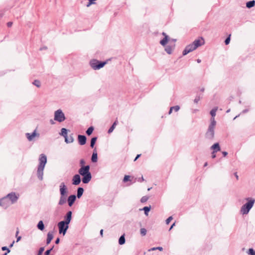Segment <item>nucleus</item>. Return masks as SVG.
I'll list each match as a JSON object with an SVG mask.
<instances>
[{
  "instance_id": "nucleus-1",
  "label": "nucleus",
  "mask_w": 255,
  "mask_h": 255,
  "mask_svg": "<svg viewBox=\"0 0 255 255\" xmlns=\"http://www.w3.org/2000/svg\"><path fill=\"white\" fill-rule=\"evenodd\" d=\"M90 165H87L85 166L81 167L78 170L80 175L82 176V181L83 183H88L92 179V174L90 171Z\"/></svg>"
},
{
  "instance_id": "nucleus-2",
  "label": "nucleus",
  "mask_w": 255,
  "mask_h": 255,
  "mask_svg": "<svg viewBox=\"0 0 255 255\" xmlns=\"http://www.w3.org/2000/svg\"><path fill=\"white\" fill-rule=\"evenodd\" d=\"M39 164L37 170V175L40 180H43V170L47 162V157L44 154H41L39 158Z\"/></svg>"
},
{
  "instance_id": "nucleus-3",
  "label": "nucleus",
  "mask_w": 255,
  "mask_h": 255,
  "mask_svg": "<svg viewBox=\"0 0 255 255\" xmlns=\"http://www.w3.org/2000/svg\"><path fill=\"white\" fill-rule=\"evenodd\" d=\"M60 198L58 202L59 205H62L66 202V198L68 193V189L64 182L60 185Z\"/></svg>"
},
{
  "instance_id": "nucleus-4",
  "label": "nucleus",
  "mask_w": 255,
  "mask_h": 255,
  "mask_svg": "<svg viewBox=\"0 0 255 255\" xmlns=\"http://www.w3.org/2000/svg\"><path fill=\"white\" fill-rule=\"evenodd\" d=\"M246 200L248 201V202L242 206L240 210L241 213L243 215H246L249 213L250 210L253 207L255 202V199L250 197L247 198Z\"/></svg>"
},
{
  "instance_id": "nucleus-5",
  "label": "nucleus",
  "mask_w": 255,
  "mask_h": 255,
  "mask_svg": "<svg viewBox=\"0 0 255 255\" xmlns=\"http://www.w3.org/2000/svg\"><path fill=\"white\" fill-rule=\"evenodd\" d=\"M19 198V194H16L14 192H12L8 194L6 196L4 197L5 199L6 203L8 204V207L16 203Z\"/></svg>"
},
{
  "instance_id": "nucleus-6",
  "label": "nucleus",
  "mask_w": 255,
  "mask_h": 255,
  "mask_svg": "<svg viewBox=\"0 0 255 255\" xmlns=\"http://www.w3.org/2000/svg\"><path fill=\"white\" fill-rule=\"evenodd\" d=\"M106 64V61L102 62L95 59L91 60L90 62V66L95 70L103 68Z\"/></svg>"
},
{
  "instance_id": "nucleus-7",
  "label": "nucleus",
  "mask_w": 255,
  "mask_h": 255,
  "mask_svg": "<svg viewBox=\"0 0 255 255\" xmlns=\"http://www.w3.org/2000/svg\"><path fill=\"white\" fill-rule=\"evenodd\" d=\"M215 128L210 127L208 126L207 130L205 134V138L209 141H213L215 137Z\"/></svg>"
},
{
  "instance_id": "nucleus-8",
  "label": "nucleus",
  "mask_w": 255,
  "mask_h": 255,
  "mask_svg": "<svg viewBox=\"0 0 255 255\" xmlns=\"http://www.w3.org/2000/svg\"><path fill=\"white\" fill-rule=\"evenodd\" d=\"M66 119L63 112L61 109L57 110L54 113V120L59 123L64 121Z\"/></svg>"
},
{
  "instance_id": "nucleus-9",
  "label": "nucleus",
  "mask_w": 255,
  "mask_h": 255,
  "mask_svg": "<svg viewBox=\"0 0 255 255\" xmlns=\"http://www.w3.org/2000/svg\"><path fill=\"white\" fill-rule=\"evenodd\" d=\"M59 228V232L60 234H63L64 235L68 229V224L65 223V222L60 221L58 223Z\"/></svg>"
},
{
  "instance_id": "nucleus-10",
  "label": "nucleus",
  "mask_w": 255,
  "mask_h": 255,
  "mask_svg": "<svg viewBox=\"0 0 255 255\" xmlns=\"http://www.w3.org/2000/svg\"><path fill=\"white\" fill-rule=\"evenodd\" d=\"M196 49V48L195 47L193 44L192 43L185 47L184 50L183 51L182 54L184 56L186 55L189 52L194 51Z\"/></svg>"
},
{
  "instance_id": "nucleus-11",
  "label": "nucleus",
  "mask_w": 255,
  "mask_h": 255,
  "mask_svg": "<svg viewBox=\"0 0 255 255\" xmlns=\"http://www.w3.org/2000/svg\"><path fill=\"white\" fill-rule=\"evenodd\" d=\"M192 43L196 48H197L199 46H201L204 44L205 41L204 39L202 37H200L199 39H195Z\"/></svg>"
},
{
  "instance_id": "nucleus-12",
  "label": "nucleus",
  "mask_w": 255,
  "mask_h": 255,
  "mask_svg": "<svg viewBox=\"0 0 255 255\" xmlns=\"http://www.w3.org/2000/svg\"><path fill=\"white\" fill-rule=\"evenodd\" d=\"M81 181L80 175L79 174H75L72 178V184L74 185H79Z\"/></svg>"
},
{
  "instance_id": "nucleus-13",
  "label": "nucleus",
  "mask_w": 255,
  "mask_h": 255,
  "mask_svg": "<svg viewBox=\"0 0 255 255\" xmlns=\"http://www.w3.org/2000/svg\"><path fill=\"white\" fill-rule=\"evenodd\" d=\"M36 136H39V134L36 133V130H35L32 133H26V136L29 141H32L33 140V138Z\"/></svg>"
},
{
  "instance_id": "nucleus-14",
  "label": "nucleus",
  "mask_w": 255,
  "mask_h": 255,
  "mask_svg": "<svg viewBox=\"0 0 255 255\" xmlns=\"http://www.w3.org/2000/svg\"><path fill=\"white\" fill-rule=\"evenodd\" d=\"M78 139L79 143L81 145H83L86 143L87 138L85 135H78Z\"/></svg>"
},
{
  "instance_id": "nucleus-15",
  "label": "nucleus",
  "mask_w": 255,
  "mask_h": 255,
  "mask_svg": "<svg viewBox=\"0 0 255 255\" xmlns=\"http://www.w3.org/2000/svg\"><path fill=\"white\" fill-rule=\"evenodd\" d=\"M72 211H68L67 213L66 216L64 217L65 220L63 221L65 222V223L69 225V224L70 223V222L71 220V219H72Z\"/></svg>"
},
{
  "instance_id": "nucleus-16",
  "label": "nucleus",
  "mask_w": 255,
  "mask_h": 255,
  "mask_svg": "<svg viewBox=\"0 0 255 255\" xmlns=\"http://www.w3.org/2000/svg\"><path fill=\"white\" fill-rule=\"evenodd\" d=\"M162 34L164 36V37L160 40V44L162 46H165L169 40V36L164 32Z\"/></svg>"
},
{
  "instance_id": "nucleus-17",
  "label": "nucleus",
  "mask_w": 255,
  "mask_h": 255,
  "mask_svg": "<svg viewBox=\"0 0 255 255\" xmlns=\"http://www.w3.org/2000/svg\"><path fill=\"white\" fill-rule=\"evenodd\" d=\"M76 199V196L75 195H70L67 199L68 205L72 206Z\"/></svg>"
},
{
  "instance_id": "nucleus-18",
  "label": "nucleus",
  "mask_w": 255,
  "mask_h": 255,
  "mask_svg": "<svg viewBox=\"0 0 255 255\" xmlns=\"http://www.w3.org/2000/svg\"><path fill=\"white\" fill-rule=\"evenodd\" d=\"M175 47V44L173 43L172 45H167L165 48V51L168 53V54H171L173 51V50L174 49Z\"/></svg>"
},
{
  "instance_id": "nucleus-19",
  "label": "nucleus",
  "mask_w": 255,
  "mask_h": 255,
  "mask_svg": "<svg viewBox=\"0 0 255 255\" xmlns=\"http://www.w3.org/2000/svg\"><path fill=\"white\" fill-rule=\"evenodd\" d=\"M210 148L214 151V152H217L221 150V147L219 143L217 142L212 145Z\"/></svg>"
},
{
  "instance_id": "nucleus-20",
  "label": "nucleus",
  "mask_w": 255,
  "mask_h": 255,
  "mask_svg": "<svg viewBox=\"0 0 255 255\" xmlns=\"http://www.w3.org/2000/svg\"><path fill=\"white\" fill-rule=\"evenodd\" d=\"M0 206H1L5 209L8 207V204L6 203L5 199L4 198V197L0 199Z\"/></svg>"
},
{
  "instance_id": "nucleus-21",
  "label": "nucleus",
  "mask_w": 255,
  "mask_h": 255,
  "mask_svg": "<svg viewBox=\"0 0 255 255\" xmlns=\"http://www.w3.org/2000/svg\"><path fill=\"white\" fill-rule=\"evenodd\" d=\"M53 234L51 232H48V234H47V240H46V243L47 244H49L51 240L53 239Z\"/></svg>"
},
{
  "instance_id": "nucleus-22",
  "label": "nucleus",
  "mask_w": 255,
  "mask_h": 255,
  "mask_svg": "<svg viewBox=\"0 0 255 255\" xmlns=\"http://www.w3.org/2000/svg\"><path fill=\"white\" fill-rule=\"evenodd\" d=\"M91 161L92 162L95 163L97 162L98 161V155L96 151H94L92 157H91Z\"/></svg>"
},
{
  "instance_id": "nucleus-23",
  "label": "nucleus",
  "mask_w": 255,
  "mask_h": 255,
  "mask_svg": "<svg viewBox=\"0 0 255 255\" xmlns=\"http://www.w3.org/2000/svg\"><path fill=\"white\" fill-rule=\"evenodd\" d=\"M84 192V189L82 187H79L77 189V196L78 198H80Z\"/></svg>"
},
{
  "instance_id": "nucleus-24",
  "label": "nucleus",
  "mask_w": 255,
  "mask_h": 255,
  "mask_svg": "<svg viewBox=\"0 0 255 255\" xmlns=\"http://www.w3.org/2000/svg\"><path fill=\"white\" fill-rule=\"evenodd\" d=\"M65 141L67 143H72L74 141V138L72 134L70 135L69 136H67V137L65 138Z\"/></svg>"
},
{
  "instance_id": "nucleus-25",
  "label": "nucleus",
  "mask_w": 255,
  "mask_h": 255,
  "mask_svg": "<svg viewBox=\"0 0 255 255\" xmlns=\"http://www.w3.org/2000/svg\"><path fill=\"white\" fill-rule=\"evenodd\" d=\"M255 5V0L249 1L246 3V6L248 8H250L254 6Z\"/></svg>"
},
{
  "instance_id": "nucleus-26",
  "label": "nucleus",
  "mask_w": 255,
  "mask_h": 255,
  "mask_svg": "<svg viewBox=\"0 0 255 255\" xmlns=\"http://www.w3.org/2000/svg\"><path fill=\"white\" fill-rule=\"evenodd\" d=\"M37 228L40 231H43L44 229V225L42 221H40L37 224Z\"/></svg>"
},
{
  "instance_id": "nucleus-27",
  "label": "nucleus",
  "mask_w": 255,
  "mask_h": 255,
  "mask_svg": "<svg viewBox=\"0 0 255 255\" xmlns=\"http://www.w3.org/2000/svg\"><path fill=\"white\" fill-rule=\"evenodd\" d=\"M216 125V122L215 120V117H211L210 119V124L209 127L215 128Z\"/></svg>"
},
{
  "instance_id": "nucleus-28",
  "label": "nucleus",
  "mask_w": 255,
  "mask_h": 255,
  "mask_svg": "<svg viewBox=\"0 0 255 255\" xmlns=\"http://www.w3.org/2000/svg\"><path fill=\"white\" fill-rule=\"evenodd\" d=\"M61 135L63 136L64 138L67 137V129L65 128H62L61 129V133H60Z\"/></svg>"
},
{
  "instance_id": "nucleus-29",
  "label": "nucleus",
  "mask_w": 255,
  "mask_h": 255,
  "mask_svg": "<svg viewBox=\"0 0 255 255\" xmlns=\"http://www.w3.org/2000/svg\"><path fill=\"white\" fill-rule=\"evenodd\" d=\"M117 121H115L112 125V126L110 127V128L109 129L108 132L109 133H111L113 131L114 129L115 128L116 126L117 125Z\"/></svg>"
},
{
  "instance_id": "nucleus-30",
  "label": "nucleus",
  "mask_w": 255,
  "mask_h": 255,
  "mask_svg": "<svg viewBox=\"0 0 255 255\" xmlns=\"http://www.w3.org/2000/svg\"><path fill=\"white\" fill-rule=\"evenodd\" d=\"M125 243V238L124 235H122L119 240V244L121 245H124Z\"/></svg>"
},
{
  "instance_id": "nucleus-31",
  "label": "nucleus",
  "mask_w": 255,
  "mask_h": 255,
  "mask_svg": "<svg viewBox=\"0 0 255 255\" xmlns=\"http://www.w3.org/2000/svg\"><path fill=\"white\" fill-rule=\"evenodd\" d=\"M218 110V107H214L211 111L210 114L211 117H215L216 114V112Z\"/></svg>"
},
{
  "instance_id": "nucleus-32",
  "label": "nucleus",
  "mask_w": 255,
  "mask_h": 255,
  "mask_svg": "<svg viewBox=\"0 0 255 255\" xmlns=\"http://www.w3.org/2000/svg\"><path fill=\"white\" fill-rule=\"evenodd\" d=\"M151 209V206H145L143 207L142 210L144 211V214L145 215L147 216L148 214V212H149L150 210Z\"/></svg>"
},
{
  "instance_id": "nucleus-33",
  "label": "nucleus",
  "mask_w": 255,
  "mask_h": 255,
  "mask_svg": "<svg viewBox=\"0 0 255 255\" xmlns=\"http://www.w3.org/2000/svg\"><path fill=\"white\" fill-rule=\"evenodd\" d=\"M97 139V137H94L92 138V139L91 140V144H90V146L92 148L94 147Z\"/></svg>"
},
{
  "instance_id": "nucleus-34",
  "label": "nucleus",
  "mask_w": 255,
  "mask_h": 255,
  "mask_svg": "<svg viewBox=\"0 0 255 255\" xmlns=\"http://www.w3.org/2000/svg\"><path fill=\"white\" fill-rule=\"evenodd\" d=\"M202 97L203 96L201 95H197L194 100V102L196 104H197L200 99L202 98Z\"/></svg>"
},
{
  "instance_id": "nucleus-35",
  "label": "nucleus",
  "mask_w": 255,
  "mask_h": 255,
  "mask_svg": "<svg viewBox=\"0 0 255 255\" xmlns=\"http://www.w3.org/2000/svg\"><path fill=\"white\" fill-rule=\"evenodd\" d=\"M94 130V128L93 127H89L86 130V133L88 135H90Z\"/></svg>"
},
{
  "instance_id": "nucleus-36",
  "label": "nucleus",
  "mask_w": 255,
  "mask_h": 255,
  "mask_svg": "<svg viewBox=\"0 0 255 255\" xmlns=\"http://www.w3.org/2000/svg\"><path fill=\"white\" fill-rule=\"evenodd\" d=\"M32 84L38 88H39L41 86V82L38 80H35L32 82Z\"/></svg>"
},
{
  "instance_id": "nucleus-37",
  "label": "nucleus",
  "mask_w": 255,
  "mask_h": 255,
  "mask_svg": "<svg viewBox=\"0 0 255 255\" xmlns=\"http://www.w3.org/2000/svg\"><path fill=\"white\" fill-rule=\"evenodd\" d=\"M147 231L145 228H141L140 230V233L142 236H144L146 234Z\"/></svg>"
},
{
  "instance_id": "nucleus-38",
  "label": "nucleus",
  "mask_w": 255,
  "mask_h": 255,
  "mask_svg": "<svg viewBox=\"0 0 255 255\" xmlns=\"http://www.w3.org/2000/svg\"><path fill=\"white\" fill-rule=\"evenodd\" d=\"M158 250L160 251H162L163 250V248L162 247H153V248H152L148 250V251L150 252V251H155V250Z\"/></svg>"
},
{
  "instance_id": "nucleus-39",
  "label": "nucleus",
  "mask_w": 255,
  "mask_h": 255,
  "mask_svg": "<svg viewBox=\"0 0 255 255\" xmlns=\"http://www.w3.org/2000/svg\"><path fill=\"white\" fill-rule=\"evenodd\" d=\"M148 197L147 196H144L141 198L140 202L141 203H145L148 200Z\"/></svg>"
},
{
  "instance_id": "nucleus-40",
  "label": "nucleus",
  "mask_w": 255,
  "mask_h": 255,
  "mask_svg": "<svg viewBox=\"0 0 255 255\" xmlns=\"http://www.w3.org/2000/svg\"><path fill=\"white\" fill-rule=\"evenodd\" d=\"M130 177L129 175H125L123 179V182H126L128 181H131V180L130 179Z\"/></svg>"
},
{
  "instance_id": "nucleus-41",
  "label": "nucleus",
  "mask_w": 255,
  "mask_h": 255,
  "mask_svg": "<svg viewBox=\"0 0 255 255\" xmlns=\"http://www.w3.org/2000/svg\"><path fill=\"white\" fill-rule=\"evenodd\" d=\"M79 163H80V165L81 167H83V166H86V165H85L86 162L84 159H80Z\"/></svg>"
},
{
  "instance_id": "nucleus-42",
  "label": "nucleus",
  "mask_w": 255,
  "mask_h": 255,
  "mask_svg": "<svg viewBox=\"0 0 255 255\" xmlns=\"http://www.w3.org/2000/svg\"><path fill=\"white\" fill-rule=\"evenodd\" d=\"M248 254L250 255H255V251L253 249L251 248L248 251Z\"/></svg>"
},
{
  "instance_id": "nucleus-43",
  "label": "nucleus",
  "mask_w": 255,
  "mask_h": 255,
  "mask_svg": "<svg viewBox=\"0 0 255 255\" xmlns=\"http://www.w3.org/2000/svg\"><path fill=\"white\" fill-rule=\"evenodd\" d=\"M230 36H231V35H230L225 40V43L226 45H228L229 44L230 42V40H231V38H230Z\"/></svg>"
},
{
  "instance_id": "nucleus-44",
  "label": "nucleus",
  "mask_w": 255,
  "mask_h": 255,
  "mask_svg": "<svg viewBox=\"0 0 255 255\" xmlns=\"http://www.w3.org/2000/svg\"><path fill=\"white\" fill-rule=\"evenodd\" d=\"M179 109H180V107L179 106H175L174 107H171V109H172L173 110H174L175 112L178 111Z\"/></svg>"
},
{
  "instance_id": "nucleus-45",
  "label": "nucleus",
  "mask_w": 255,
  "mask_h": 255,
  "mask_svg": "<svg viewBox=\"0 0 255 255\" xmlns=\"http://www.w3.org/2000/svg\"><path fill=\"white\" fill-rule=\"evenodd\" d=\"M44 248L41 247L39 249L37 255H41L43 252L44 251Z\"/></svg>"
},
{
  "instance_id": "nucleus-46",
  "label": "nucleus",
  "mask_w": 255,
  "mask_h": 255,
  "mask_svg": "<svg viewBox=\"0 0 255 255\" xmlns=\"http://www.w3.org/2000/svg\"><path fill=\"white\" fill-rule=\"evenodd\" d=\"M172 220V217L170 216L166 220V224H169L170 221Z\"/></svg>"
},
{
  "instance_id": "nucleus-47",
  "label": "nucleus",
  "mask_w": 255,
  "mask_h": 255,
  "mask_svg": "<svg viewBox=\"0 0 255 255\" xmlns=\"http://www.w3.org/2000/svg\"><path fill=\"white\" fill-rule=\"evenodd\" d=\"M54 247H53L51 249H49V250H47L45 253H44V255H49L51 251L52 250L53 248Z\"/></svg>"
},
{
  "instance_id": "nucleus-48",
  "label": "nucleus",
  "mask_w": 255,
  "mask_h": 255,
  "mask_svg": "<svg viewBox=\"0 0 255 255\" xmlns=\"http://www.w3.org/2000/svg\"><path fill=\"white\" fill-rule=\"evenodd\" d=\"M1 250H2V251H7V252H6V253H7V254H8V253H9L10 252V250H9V249H8V248H7L6 247H5H5H2L1 248Z\"/></svg>"
},
{
  "instance_id": "nucleus-49",
  "label": "nucleus",
  "mask_w": 255,
  "mask_h": 255,
  "mask_svg": "<svg viewBox=\"0 0 255 255\" xmlns=\"http://www.w3.org/2000/svg\"><path fill=\"white\" fill-rule=\"evenodd\" d=\"M19 233V231L17 229V231H16V236L17 237V240H16V242H18L20 240L21 237L20 236H18L17 237V235Z\"/></svg>"
},
{
  "instance_id": "nucleus-50",
  "label": "nucleus",
  "mask_w": 255,
  "mask_h": 255,
  "mask_svg": "<svg viewBox=\"0 0 255 255\" xmlns=\"http://www.w3.org/2000/svg\"><path fill=\"white\" fill-rule=\"evenodd\" d=\"M215 153L216 152H214V151H213V152H212V158H215L216 157V154H215Z\"/></svg>"
},
{
  "instance_id": "nucleus-51",
  "label": "nucleus",
  "mask_w": 255,
  "mask_h": 255,
  "mask_svg": "<svg viewBox=\"0 0 255 255\" xmlns=\"http://www.w3.org/2000/svg\"><path fill=\"white\" fill-rule=\"evenodd\" d=\"M12 22H8L7 23V26L9 27H11L12 26Z\"/></svg>"
},
{
  "instance_id": "nucleus-52",
  "label": "nucleus",
  "mask_w": 255,
  "mask_h": 255,
  "mask_svg": "<svg viewBox=\"0 0 255 255\" xmlns=\"http://www.w3.org/2000/svg\"><path fill=\"white\" fill-rule=\"evenodd\" d=\"M222 154H223V156H227V154H228V152H226V151H223V152H222Z\"/></svg>"
},
{
  "instance_id": "nucleus-53",
  "label": "nucleus",
  "mask_w": 255,
  "mask_h": 255,
  "mask_svg": "<svg viewBox=\"0 0 255 255\" xmlns=\"http://www.w3.org/2000/svg\"><path fill=\"white\" fill-rule=\"evenodd\" d=\"M59 242H60V239L59 238H57L56 241H55V244H58L59 243Z\"/></svg>"
},
{
  "instance_id": "nucleus-54",
  "label": "nucleus",
  "mask_w": 255,
  "mask_h": 255,
  "mask_svg": "<svg viewBox=\"0 0 255 255\" xmlns=\"http://www.w3.org/2000/svg\"><path fill=\"white\" fill-rule=\"evenodd\" d=\"M140 155H141V154H137V155H136V156L135 157V159H134V161H136V160H137V159H138V158L140 156Z\"/></svg>"
},
{
  "instance_id": "nucleus-55",
  "label": "nucleus",
  "mask_w": 255,
  "mask_h": 255,
  "mask_svg": "<svg viewBox=\"0 0 255 255\" xmlns=\"http://www.w3.org/2000/svg\"><path fill=\"white\" fill-rule=\"evenodd\" d=\"M248 111H249V110H248V109H245V110H243V111H242V113L243 114H245V113H246L248 112Z\"/></svg>"
},
{
  "instance_id": "nucleus-56",
  "label": "nucleus",
  "mask_w": 255,
  "mask_h": 255,
  "mask_svg": "<svg viewBox=\"0 0 255 255\" xmlns=\"http://www.w3.org/2000/svg\"><path fill=\"white\" fill-rule=\"evenodd\" d=\"M144 181V179H143V177H141V178H139V179H138V181H139V182H142V181Z\"/></svg>"
},
{
  "instance_id": "nucleus-57",
  "label": "nucleus",
  "mask_w": 255,
  "mask_h": 255,
  "mask_svg": "<svg viewBox=\"0 0 255 255\" xmlns=\"http://www.w3.org/2000/svg\"><path fill=\"white\" fill-rule=\"evenodd\" d=\"M175 223H174L171 225V226L170 227V228H169V231H170V230L172 229V228L175 226Z\"/></svg>"
},
{
  "instance_id": "nucleus-58",
  "label": "nucleus",
  "mask_w": 255,
  "mask_h": 255,
  "mask_svg": "<svg viewBox=\"0 0 255 255\" xmlns=\"http://www.w3.org/2000/svg\"><path fill=\"white\" fill-rule=\"evenodd\" d=\"M200 91L203 92L205 90V88L204 87H202V88H200Z\"/></svg>"
},
{
  "instance_id": "nucleus-59",
  "label": "nucleus",
  "mask_w": 255,
  "mask_h": 255,
  "mask_svg": "<svg viewBox=\"0 0 255 255\" xmlns=\"http://www.w3.org/2000/svg\"><path fill=\"white\" fill-rule=\"evenodd\" d=\"M103 229H102V230H101V231H100V235H101L102 236H103Z\"/></svg>"
},
{
  "instance_id": "nucleus-60",
  "label": "nucleus",
  "mask_w": 255,
  "mask_h": 255,
  "mask_svg": "<svg viewBox=\"0 0 255 255\" xmlns=\"http://www.w3.org/2000/svg\"><path fill=\"white\" fill-rule=\"evenodd\" d=\"M197 63H201V59H198L197 60Z\"/></svg>"
},
{
  "instance_id": "nucleus-61",
  "label": "nucleus",
  "mask_w": 255,
  "mask_h": 255,
  "mask_svg": "<svg viewBox=\"0 0 255 255\" xmlns=\"http://www.w3.org/2000/svg\"><path fill=\"white\" fill-rule=\"evenodd\" d=\"M172 110H173L171 109V107L170 109V110L169 111V114H171Z\"/></svg>"
},
{
  "instance_id": "nucleus-62",
  "label": "nucleus",
  "mask_w": 255,
  "mask_h": 255,
  "mask_svg": "<svg viewBox=\"0 0 255 255\" xmlns=\"http://www.w3.org/2000/svg\"><path fill=\"white\" fill-rule=\"evenodd\" d=\"M171 40L172 41H173L174 42V43L176 41V39H171Z\"/></svg>"
},
{
  "instance_id": "nucleus-63",
  "label": "nucleus",
  "mask_w": 255,
  "mask_h": 255,
  "mask_svg": "<svg viewBox=\"0 0 255 255\" xmlns=\"http://www.w3.org/2000/svg\"><path fill=\"white\" fill-rule=\"evenodd\" d=\"M235 176H236V177L237 179H238L239 177H238V175H237V173H235Z\"/></svg>"
},
{
  "instance_id": "nucleus-64",
  "label": "nucleus",
  "mask_w": 255,
  "mask_h": 255,
  "mask_svg": "<svg viewBox=\"0 0 255 255\" xmlns=\"http://www.w3.org/2000/svg\"><path fill=\"white\" fill-rule=\"evenodd\" d=\"M47 49V47H43V48H41L40 49V50H43V49Z\"/></svg>"
}]
</instances>
